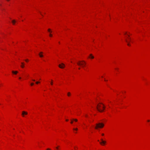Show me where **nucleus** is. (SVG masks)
Here are the masks:
<instances>
[{
  "instance_id": "nucleus-1",
  "label": "nucleus",
  "mask_w": 150,
  "mask_h": 150,
  "mask_svg": "<svg viewBox=\"0 0 150 150\" xmlns=\"http://www.w3.org/2000/svg\"><path fill=\"white\" fill-rule=\"evenodd\" d=\"M96 108L99 112H102L103 111V110L105 109V107L103 104L100 103L99 104L97 105Z\"/></svg>"
},
{
  "instance_id": "nucleus-2",
  "label": "nucleus",
  "mask_w": 150,
  "mask_h": 150,
  "mask_svg": "<svg viewBox=\"0 0 150 150\" xmlns=\"http://www.w3.org/2000/svg\"><path fill=\"white\" fill-rule=\"evenodd\" d=\"M104 126L103 124L102 123H99L96 124V126L95 127V129H98V128H102Z\"/></svg>"
},
{
  "instance_id": "nucleus-3",
  "label": "nucleus",
  "mask_w": 150,
  "mask_h": 150,
  "mask_svg": "<svg viewBox=\"0 0 150 150\" xmlns=\"http://www.w3.org/2000/svg\"><path fill=\"white\" fill-rule=\"evenodd\" d=\"M77 65L79 66H81L82 67H84V63L82 62V61H79L77 63Z\"/></svg>"
},
{
  "instance_id": "nucleus-4",
  "label": "nucleus",
  "mask_w": 150,
  "mask_h": 150,
  "mask_svg": "<svg viewBox=\"0 0 150 150\" xmlns=\"http://www.w3.org/2000/svg\"><path fill=\"white\" fill-rule=\"evenodd\" d=\"M59 67L61 68H63L65 67V65L64 64L62 63L59 65Z\"/></svg>"
},
{
  "instance_id": "nucleus-5",
  "label": "nucleus",
  "mask_w": 150,
  "mask_h": 150,
  "mask_svg": "<svg viewBox=\"0 0 150 150\" xmlns=\"http://www.w3.org/2000/svg\"><path fill=\"white\" fill-rule=\"evenodd\" d=\"M101 142H100V144L101 145L105 144L106 143V142L105 141H103V139H101Z\"/></svg>"
},
{
  "instance_id": "nucleus-6",
  "label": "nucleus",
  "mask_w": 150,
  "mask_h": 150,
  "mask_svg": "<svg viewBox=\"0 0 150 150\" xmlns=\"http://www.w3.org/2000/svg\"><path fill=\"white\" fill-rule=\"evenodd\" d=\"M43 52H40L39 54V56L40 57H43Z\"/></svg>"
},
{
  "instance_id": "nucleus-7",
  "label": "nucleus",
  "mask_w": 150,
  "mask_h": 150,
  "mask_svg": "<svg viewBox=\"0 0 150 150\" xmlns=\"http://www.w3.org/2000/svg\"><path fill=\"white\" fill-rule=\"evenodd\" d=\"M27 114H28V113L27 112H26L25 111H23L22 112V115L23 117H24L25 115H27Z\"/></svg>"
},
{
  "instance_id": "nucleus-8",
  "label": "nucleus",
  "mask_w": 150,
  "mask_h": 150,
  "mask_svg": "<svg viewBox=\"0 0 150 150\" xmlns=\"http://www.w3.org/2000/svg\"><path fill=\"white\" fill-rule=\"evenodd\" d=\"M21 64L22 65H21V67L22 68H23L24 67V63L23 62H21Z\"/></svg>"
},
{
  "instance_id": "nucleus-9",
  "label": "nucleus",
  "mask_w": 150,
  "mask_h": 150,
  "mask_svg": "<svg viewBox=\"0 0 150 150\" xmlns=\"http://www.w3.org/2000/svg\"><path fill=\"white\" fill-rule=\"evenodd\" d=\"M18 72L17 71H12V73L13 74H17V73H18Z\"/></svg>"
},
{
  "instance_id": "nucleus-10",
  "label": "nucleus",
  "mask_w": 150,
  "mask_h": 150,
  "mask_svg": "<svg viewBox=\"0 0 150 150\" xmlns=\"http://www.w3.org/2000/svg\"><path fill=\"white\" fill-rule=\"evenodd\" d=\"M16 21L15 20H13L12 21V22L13 25L15 24V23H16Z\"/></svg>"
},
{
  "instance_id": "nucleus-11",
  "label": "nucleus",
  "mask_w": 150,
  "mask_h": 150,
  "mask_svg": "<svg viewBox=\"0 0 150 150\" xmlns=\"http://www.w3.org/2000/svg\"><path fill=\"white\" fill-rule=\"evenodd\" d=\"M90 57L91 58V59H93L94 58V56H93L91 54H90Z\"/></svg>"
},
{
  "instance_id": "nucleus-12",
  "label": "nucleus",
  "mask_w": 150,
  "mask_h": 150,
  "mask_svg": "<svg viewBox=\"0 0 150 150\" xmlns=\"http://www.w3.org/2000/svg\"><path fill=\"white\" fill-rule=\"evenodd\" d=\"M125 41H126V42H127V45L129 46H130V44H129V43L128 42V40H127L126 39L125 40Z\"/></svg>"
},
{
  "instance_id": "nucleus-13",
  "label": "nucleus",
  "mask_w": 150,
  "mask_h": 150,
  "mask_svg": "<svg viewBox=\"0 0 150 150\" xmlns=\"http://www.w3.org/2000/svg\"><path fill=\"white\" fill-rule=\"evenodd\" d=\"M125 41H126V42H127V45L129 46H130V44H129V43L128 42V40H127L126 39L125 40Z\"/></svg>"
},
{
  "instance_id": "nucleus-14",
  "label": "nucleus",
  "mask_w": 150,
  "mask_h": 150,
  "mask_svg": "<svg viewBox=\"0 0 150 150\" xmlns=\"http://www.w3.org/2000/svg\"><path fill=\"white\" fill-rule=\"evenodd\" d=\"M72 120L74 121L75 122H77L78 121V120L77 119H73Z\"/></svg>"
},
{
  "instance_id": "nucleus-15",
  "label": "nucleus",
  "mask_w": 150,
  "mask_h": 150,
  "mask_svg": "<svg viewBox=\"0 0 150 150\" xmlns=\"http://www.w3.org/2000/svg\"><path fill=\"white\" fill-rule=\"evenodd\" d=\"M82 62L83 63H84V67L85 66L86 64V62L84 61H82Z\"/></svg>"
},
{
  "instance_id": "nucleus-16",
  "label": "nucleus",
  "mask_w": 150,
  "mask_h": 150,
  "mask_svg": "<svg viewBox=\"0 0 150 150\" xmlns=\"http://www.w3.org/2000/svg\"><path fill=\"white\" fill-rule=\"evenodd\" d=\"M48 31L50 33H51L52 31H51V30L50 29H48Z\"/></svg>"
},
{
  "instance_id": "nucleus-17",
  "label": "nucleus",
  "mask_w": 150,
  "mask_h": 150,
  "mask_svg": "<svg viewBox=\"0 0 150 150\" xmlns=\"http://www.w3.org/2000/svg\"><path fill=\"white\" fill-rule=\"evenodd\" d=\"M71 95V93L70 92H68L67 93V95L68 96H69Z\"/></svg>"
},
{
  "instance_id": "nucleus-18",
  "label": "nucleus",
  "mask_w": 150,
  "mask_h": 150,
  "mask_svg": "<svg viewBox=\"0 0 150 150\" xmlns=\"http://www.w3.org/2000/svg\"><path fill=\"white\" fill-rule=\"evenodd\" d=\"M53 84V80H51V85H52Z\"/></svg>"
},
{
  "instance_id": "nucleus-19",
  "label": "nucleus",
  "mask_w": 150,
  "mask_h": 150,
  "mask_svg": "<svg viewBox=\"0 0 150 150\" xmlns=\"http://www.w3.org/2000/svg\"><path fill=\"white\" fill-rule=\"evenodd\" d=\"M74 130H77L78 129L77 128H73Z\"/></svg>"
},
{
  "instance_id": "nucleus-20",
  "label": "nucleus",
  "mask_w": 150,
  "mask_h": 150,
  "mask_svg": "<svg viewBox=\"0 0 150 150\" xmlns=\"http://www.w3.org/2000/svg\"><path fill=\"white\" fill-rule=\"evenodd\" d=\"M34 83H31L30 84V85H31V86H33V85H34Z\"/></svg>"
},
{
  "instance_id": "nucleus-21",
  "label": "nucleus",
  "mask_w": 150,
  "mask_h": 150,
  "mask_svg": "<svg viewBox=\"0 0 150 150\" xmlns=\"http://www.w3.org/2000/svg\"><path fill=\"white\" fill-rule=\"evenodd\" d=\"M39 83H40V82L39 81H36V83L37 84H38Z\"/></svg>"
},
{
  "instance_id": "nucleus-22",
  "label": "nucleus",
  "mask_w": 150,
  "mask_h": 150,
  "mask_svg": "<svg viewBox=\"0 0 150 150\" xmlns=\"http://www.w3.org/2000/svg\"><path fill=\"white\" fill-rule=\"evenodd\" d=\"M71 124H72L73 123V120H71Z\"/></svg>"
},
{
  "instance_id": "nucleus-23",
  "label": "nucleus",
  "mask_w": 150,
  "mask_h": 150,
  "mask_svg": "<svg viewBox=\"0 0 150 150\" xmlns=\"http://www.w3.org/2000/svg\"><path fill=\"white\" fill-rule=\"evenodd\" d=\"M25 61L26 62H28V59H25Z\"/></svg>"
},
{
  "instance_id": "nucleus-24",
  "label": "nucleus",
  "mask_w": 150,
  "mask_h": 150,
  "mask_svg": "<svg viewBox=\"0 0 150 150\" xmlns=\"http://www.w3.org/2000/svg\"><path fill=\"white\" fill-rule=\"evenodd\" d=\"M50 36V37H52V35L51 34H50V35H49Z\"/></svg>"
},
{
  "instance_id": "nucleus-25",
  "label": "nucleus",
  "mask_w": 150,
  "mask_h": 150,
  "mask_svg": "<svg viewBox=\"0 0 150 150\" xmlns=\"http://www.w3.org/2000/svg\"><path fill=\"white\" fill-rule=\"evenodd\" d=\"M32 81H35V79H32Z\"/></svg>"
},
{
  "instance_id": "nucleus-26",
  "label": "nucleus",
  "mask_w": 150,
  "mask_h": 150,
  "mask_svg": "<svg viewBox=\"0 0 150 150\" xmlns=\"http://www.w3.org/2000/svg\"><path fill=\"white\" fill-rule=\"evenodd\" d=\"M56 149H57V150H58V146L56 147Z\"/></svg>"
},
{
  "instance_id": "nucleus-27",
  "label": "nucleus",
  "mask_w": 150,
  "mask_h": 150,
  "mask_svg": "<svg viewBox=\"0 0 150 150\" xmlns=\"http://www.w3.org/2000/svg\"><path fill=\"white\" fill-rule=\"evenodd\" d=\"M129 39L130 40V41H131V38H129Z\"/></svg>"
},
{
  "instance_id": "nucleus-28",
  "label": "nucleus",
  "mask_w": 150,
  "mask_h": 150,
  "mask_svg": "<svg viewBox=\"0 0 150 150\" xmlns=\"http://www.w3.org/2000/svg\"><path fill=\"white\" fill-rule=\"evenodd\" d=\"M85 116H86V117H88V115H85Z\"/></svg>"
},
{
  "instance_id": "nucleus-29",
  "label": "nucleus",
  "mask_w": 150,
  "mask_h": 150,
  "mask_svg": "<svg viewBox=\"0 0 150 150\" xmlns=\"http://www.w3.org/2000/svg\"><path fill=\"white\" fill-rule=\"evenodd\" d=\"M102 136H104V134H103H103H102Z\"/></svg>"
},
{
  "instance_id": "nucleus-30",
  "label": "nucleus",
  "mask_w": 150,
  "mask_h": 150,
  "mask_svg": "<svg viewBox=\"0 0 150 150\" xmlns=\"http://www.w3.org/2000/svg\"><path fill=\"white\" fill-rule=\"evenodd\" d=\"M47 150H50V149H47Z\"/></svg>"
},
{
  "instance_id": "nucleus-31",
  "label": "nucleus",
  "mask_w": 150,
  "mask_h": 150,
  "mask_svg": "<svg viewBox=\"0 0 150 150\" xmlns=\"http://www.w3.org/2000/svg\"><path fill=\"white\" fill-rule=\"evenodd\" d=\"M68 120H67H67H66V121H68Z\"/></svg>"
},
{
  "instance_id": "nucleus-32",
  "label": "nucleus",
  "mask_w": 150,
  "mask_h": 150,
  "mask_svg": "<svg viewBox=\"0 0 150 150\" xmlns=\"http://www.w3.org/2000/svg\"><path fill=\"white\" fill-rule=\"evenodd\" d=\"M78 69H80V67Z\"/></svg>"
},
{
  "instance_id": "nucleus-33",
  "label": "nucleus",
  "mask_w": 150,
  "mask_h": 150,
  "mask_svg": "<svg viewBox=\"0 0 150 150\" xmlns=\"http://www.w3.org/2000/svg\"><path fill=\"white\" fill-rule=\"evenodd\" d=\"M21 79V77H20L19 78V79Z\"/></svg>"
},
{
  "instance_id": "nucleus-34",
  "label": "nucleus",
  "mask_w": 150,
  "mask_h": 150,
  "mask_svg": "<svg viewBox=\"0 0 150 150\" xmlns=\"http://www.w3.org/2000/svg\"><path fill=\"white\" fill-rule=\"evenodd\" d=\"M74 148H75V147ZM75 150H76V149H77V148H76V149L75 148Z\"/></svg>"
},
{
  "instance_id": "nucleus-35",
  "label": "nucleus",
  "mask_w": 150,
  "mask_h": 150,
  "mask_svg": "<svg viewBox=\"0 0 150 150\" xmlns=\"http://www.w3.org/2000/svg\"><path fill=\"white\" fill-rule=\"evenodd\" d=\"M74 148H75V147ZM75 150H76V149H77V148H76V149L75 148Z\"/></svg>"
},
{
  "instance_id": "nucleus-36",
  "label": "nucleus",
  "mask_w": 150,
  "mask_h": 150,
  "mask_svg": "<svg viewBox=\"0 0 150 150\" xmlns=\"http://www.w3.org/2000/svg\"><path fill=\"white\" fill-rule=\"evenodd\" d=\"M7 0V1H10V0Z\"/></svg>"
},
{
  "instance_id": "nucleus-37",
  "label": "nucleus",
  "mask_w": 150,
  "mask_h": 150,
  "mask_svg": "<svg viewBox=\"0 0 150 150\" xmlns=\"http://www.w3.org/2000/svg\"><path fill=\"white\" fill-rule=\"evenodd\" d=\"M148 122H149V120H148Z\"/></svg>"
},
{
  "instance_id": "nucleus-38",
  "label": "nucleus",
  "mask_w": 150,
  "mask_h": 150,
  "mask_svg": "<svg viewBox=\"0 0 150 150\" xmlns=\"http://www.w3.org/2000/svg\"><path fill=\"white\" fill-rule=\"evenodd\" d=\"M105 81H106V80H105Z\"/></svg>"
}]
</instances>
